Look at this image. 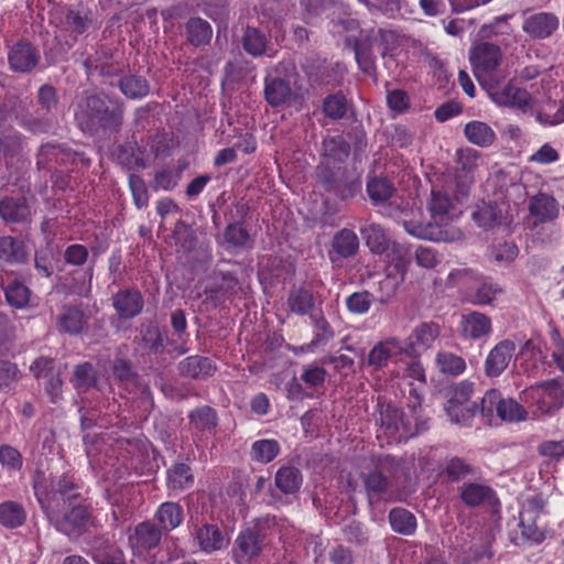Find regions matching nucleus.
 <instances>
[{"label":"nucleus","instance_id":"obj_1","mask_svg":"<svg viewBox=\"0 0 564 564\" xmlns=\"http://www.w3.org/2000/svg\"><path fill=\"white\" fill-rule=\"evenodd\" d=\"M32 488L41 510L58 532L67 536L77 535L89 523L91 513L73 474L53 477L36 470Z\"/></svg>","mask_w":564,"mask_h":564},{"label":"nucleus","instance_id":"obj_2","mask_svg":"<svg viewBox=\"0 0 564 564\" xmlns=\"http://www.w3.org/2000/svg\"><path fill=\"white\" fill-rule=\"evenodd\" d=\"M84 445L89 463L104 469L105 477L113 481L151 470L150 443L144 436L113 438L108 434H87Z\"/></svg>","mask_w":564,"mask_h":564},{"label":"nucleus","instance_id":"obj_3","mask_svg":"<svg viewBox=\"0 0 564 564\" xmlns=\"http://www.w3.org/2000/svg\"><path fill=\"white\" fill-rule=\"evenodd\" d=\"M50 23L59 31V35L55 36L58 48L45 52L51 63L64 59L79 40L87 39L100 28L97 13L83 2L56 8L51 12Z\"/></svg>","mask_w":564,"mask_h":564},{"label":"nucleus","instance_id":"obj_4","mask_svg":"<svg viewBox=\"0 0 564 564\" xmlns=\"http://www.w3.org/2000/svg\"><path fill=\"white\" fill-rule=\"evenodd\" d=\"M77 128L90 137L118 133L123 124V107L112 105L96 93H85L74 104Z\"/></svg>","mask_w":564,"mask_h":564},{"label":"nucleus","instance_id":"obj_5","mask_svg":"<svg viewBox=\"0 0 564 564\" xmlns=\"http://www.w3.org/2000/svg\"><path fill=\"white\" fill-rule=\"evenodd\" d=\"M403 467V459L392 455H379L373 459V467L360 474L370 507L395 500L394 489Z\"/></svg>","mask_w":564,"mask_h":564},{"label":"nucleus","instance_id":"obj_6","mask_svg":"<svg viewBox=\"0 0 564 564\" xmlns=\"http://www.w3.org/2000/svg\"><path fill=\"white\" fill-rule=\"evenodd\" d=\"M429 212L434 223H421L416 220H404V230L416 238L438 241L442 239L441 225L458 217L460 212L457 208L456 198L452 197L445 189H435L431 192Z\"/></svg>","mask_w":564,"mask_h":564},{"label":"nucleus","instance_id":"obj_7","mask_svg":"<svg viewBox=\"0 0 564 564\" xmlns=\"http://www.w3.org/2000/svg\"><path fill=\"white\" fill-rule=\"evenodd\" d=\"M475 391L474 382L462 380L451 384L445 391V411L453 423L470 426L478 413V403L471 401Z\"/></svg>","mask_w":564,"mask_h":564},{"label":"nucleus","instance_id":"obj_8","mask_svg":"<svg viewBox=\"0 0 564 564\" xmlns=\"http://www.w3.org/2000/svg\"><path fill=\"white\" fill-rule=\"evenodd\" d=\"M162 532L149 520L138 523L128 536L133 555L143 558L148 564H164L165 554L159 550Z\"/></svg>","mask_w":564,"mask_h":564},{"label":"nucleus","instance_id":"obj_9","mask_svg":"<svg viewBox=\"0 0 564 564\" xmlns=\"http://www.w3.org/2000/svg\"><path fill=\"white\" fill-rule=\"evenodd\" d=\"M373 415L379 427L378 437L383 435L388 443L406 442L417 433L411 423L404 420V413L391 403L379 402Z\"/></svg>","mask_w":564,"mask_h":564},{"label":"nucleus","instance_id":"obj_10","mask_svg":"<svg viewBox=\"0 0 564 564\" xmlns=\"http://www.w3.org/2000/svg\"><path fill=\"white\" fill-rule=\"evenodd\" d=\"M317 182L339 199L354 198L361 191V180L345 166L319 165Z\"/></svg>","mask_w":564,"mask_h":564},{"label":"nucleus","instance_id":"obj_11","mask_svg":"<svg viewBox=\"0 0 564 564\" xmlns=\"http://www.w3.org/2000/svg\"><path fill=\"white\" fill-rule=\"evenodd\" d=\"M486 90L490 99L498 106L509 107L527 113L532 111L534 100L531 94L511 82L503 86L488 84Z\"/></svg>","mask_w":564,"mask_h":564},{"label":"nucleus","instance_id":"obj_12","mask_svg":"<svg viewBox=\"0 0 564 564\" xmlns=\"http://www.w3.org/2000/svg\"><path fill=\"white\" fill-rule=\"evenodd\" d=\"M469 61L475 76L481 83L482 78L497 69L502 61L499 45L490 42H479L469 52Z\"/></svg>","mask_w":564,"mask_h":564},{"label":"nucleus","instance_id":"obj_13","mask_svg":"<svg viewBox=\"0 0 564 564\" xmlns=\"http://www.w3.org/2000/svg\"><path fill=\"white\" fill-rule=\"evenodd\" d=\"M84 67L87 76L98 75L108 80L109 85H113L110 79L115 77L121 78L124 73L126 65L124 63L113 58L110 48L101 46L95 54L85 59Z\"/></svg>","mask_w":564,"mask_h":564},{"label":"nucleus","instance_id":"obj_14","mask_svg":"<svg viewBox=\"0 0 564 564\" xmlns=\"http://www.w3.org/2000/svg\"><path fill=\"white\" fill-rule=\"evenodd\" d=\"M265 539L254 529L239 532L232 547V558L236 564H253L259 558Z\"/></svg>","mask_w":564,"mask_h":564},{"label":"nucleus","instance_id":"obj_15","mask_svg":"<svg viewBox=\"0 0 564 564\" xmlns=\"http://www.w3.org/2000/svg\"><path fill=\"white\" fill-rule=\"evenodd\" d=\"M560 28L558 17L549 11H538L524 17L522 31L532 40L543 41L553 36Z\"/></svg>","mask_w":564,"mask_h":564},{"label":"nucleus","instance_id":"obj_16","mask_svg":"<svg viewBox=\"0 0 564 564\" xmlns=\"http://www.w3.org/2000/svg\"><path fill=\"white\" fill-rule=\"evenodd\" d=\"M36 46L26 40H19L8 51V63L12 72L31 73L40 63Z\"/></svg>","mask_w":564,"mask_h":564},{"label":"nucleus","instance_id":"obj_17","mask_svg":"<svg viewBox=\"0 0 564 564\" xmlns=\"http://www.w3.org/2000/svg\"><path fill=\"white\" fill-rule=\"evenodd\" d=\"M441 327L435 322H422L416 325L403 346L404 352L409 356H419L422 351L430 349L438 338Z\"/></svg>","mask_w":564,"mask_h":564},{"label":"nucleus","instance_id":"obj_18","mask_svg":"<svg viewBox=\"0 0 564 564\" xmlns=\"http://www.w3.org/2000/svg\"><path fill=\"white\" fill-rule=\"evenodd\" d=\"M404 352L401 341L397 338H388L377 343L368 352L364 365L371 368V372L384 369L390 361Z\"/></svg>","mask_w":564,"mask_h":564},{"label":"nucleus","instance_id":"obj_19","mask_svg":"<svg viewBox=\"0 0 564 564\" xmlns=\"http://www.w3.org/2000/svg\"><path fill=\"white\" fill-rule=\"evenodd\" d=\"M112 307L122 321H130L139 316L144 307L142 293L135 288H126L116 292L112 297Z\"/></svg>","mask_w":564,"mask_h":564},{"label":"nucleus","instance_id":"obj_20","mask_svg":"<svg viewBox=\"0 0 564 564\" xmlns=\"http://www.w3.org/2000/svg\"><path fill=\"white\" fill-rule=\"evenodd\" d=\"M516 343L511 339H503L497 343L488 352L484 371L488 378H498L508 368L516 352Z\"/></svg>","mask_w":564,"mask_h":564},{"label":"nucleus","instance_id":"obj_21","mask_svg":"<svg viewBox=\"0 0 564 564\" xmlns=\"http://www.w3.org/2000/svg\"><path fill=\"white\" fill-rule=\"evenodd\" d=\"M191 534L199 550L206 554L219 551L228 543L221 529L215 523L193 524Z\"/></svg>","mask_w":564,"mask_h":564},{"label":"nucleus","instance_id":"obj_22","mask_svg":"<svg viewBox=\"0 0 564 564\" xmlns=\"http://www.w3.org/2000/svg\"><path fill=\"white\" fill-rule=\"evenodd\" d=\"M459 332L464 339H481L492 333L491 318L477 311L463 314L459 322Z\"/></svg>","mask_w":564,"mask_h":564},{"label":"nucleus","instance_id":"obj_23","mask_svg":"<svg viewBox=\"0 0 564 564\" xmlns=\"http://www.w3.org/2000/svg\"><path fill=\"white\" fill-rule=\"evenodd\" d=\"M0 218L7 224H26L31 208L24 196H4L0 199Z\"/></svg>","mask_w":564,"mask_h":564},{"label":"nucleus","instance_id":"obj_24","mask_svg":"<svg viewBox=\"0 0 564 564\" xmlns=\"http://www.w3.org/2000/svg\"><path fill=\"white\" fill-rule=\"evenodd\" d=\"M359 250V238L357 234L348 228L338 230L332 238L329 259L335 262L339 259H348L357 254Z\"/></svg>","mask_w":564,"mask_h":564},{"label":"nucleus","instance_id":"obj_25","mask_svg":"<svg viewBox=\"0 0 564 564\" xmlns=\"http://www.w3.org/2000/svg\"><path fill=\"white\" fill-rule=\"evenodd\" d=\"M195 481L191 465L186 462H174L166 470V489L169 495H178L191 487Z\"/></svg>","mask_w":564,"mask_h":564},{"label":"nucleus","instance_id":"obj_26","mask_svg":"<svg viewBox=\"0 0 564 564\" xmlns=\"http://www.w3.org/2000/svg\"><path fill=\"white\" fill-rule=\"evenodd\" d=\"M117 162L128 170L144 169L148 158L145 148L138 144L135 140H127L119 144L115 151Z\"/></svg>","mask_w":564,"mask_h":564},{"label":"nucleus","instance_id":"obj_27","mask_svg":"<svg viewBox=\"0 0 564 564\" xmlns=\"http://www.w3.org/2000/svg\"><path fill=\"white\" fill-rule=\"evenodd\" d=\"M263 94L265 101L271 107H280L291 100L292 88L289 80L279 76L268 75L264 77Z\"/></svg>","mask_w":564,"mask_h":564},{"label":"nucleus","instance_id":"obj_28","mask_svg":"<svg viewBox=\"0 0 564 564\" xmlns=\"http://www.w3.org/2000/svg\"><path fill=\"white\" fill-rule=\"evenodd\" d=\"M87 323L84 310L78 305H65L57 316L56 326L59 333L78 335Z\"/></svg>","mask_w":564,"mask_h":564},{"label":"nucleus","instance_id":"obj_29","mask_svg":"<svg viewBox=\"0 0 564 564\" xmlns=\"http://www.w3.org/2000/svg\"><path fill=\"white\" fill-rule=\"evenodd\" d=\"M178 370L181 376L197 380L212 377L216 372L217 367L210 358L193 355L178 364Z\"/></svg>","mask_w":564,"mask_h":564},{"label":"nucleus","instance_id":"obj_30","mask_svg":"<svg viewBox=\"0 0 564 564\" xmlns=\"http://www.w3.org/2000/svg\"><path fill=\"white\" fill-rule=\"evenodd\" d=\"M529 212L536 221L541 224L550 223L558 216V203L553 196L540 192L530 198Z\"/></svg>","mask_w":564,"mask_h":564},{"label":"nucleus","instance_id":"obj_31","mask_svg":"<svg viewBox=\"0 0 564 564\" xmlns=\"http://www.w3.org/2000/svg\"><path fill=\"white\" fill-rule=\"evenodd\" d=\"M360 235L373 254H383L394 242L391 241L386 229L377 223H368L360 227Z\"/></svg>","mask_w":564,"mask_h":564},{"label":"nucleus","instance_id":"obj_32","mask_svg":"<svg viewBox=\"0 0 564 564\" xmlns=\"http://www.w3.org/2000/svg\"><path fill=\"white\" fill-rule=\"evenodd\" d=\"M155 524L165 532L178 528L184 521V510L178 502H162L154 513Z\"/></svg>","mask_w":564,"mask_h":564},{"label":"nucleus","instance_id":"obj_33","mask_svg":"<svg viewBox=\"0 0 564 564\" xmlns=\"http://www.w3.org/2000/svg\"><path fill=\"white\" fill-rule=\"evenodd\" d=\"M303 485L302 471L291 465H283L278 468L274 475L275 488L285 496L296 495Z\"/></svg>","mask_w":564,"mask_h":564},{"label":"nucleus","instance_id":"obj_34","mask_svg":"<svg viewBox=\"0 0 564 564\" xmlns=\"http://www.w3.org/2000/svg\"><path fill=\"white\" fill-rule=\"evenodd\" d=\"M286 305L291 313L311 317L315 308L314 294L304 285L294 286L288 293Z\"/></svg>","mask_w":564,"mask_h":564},{"label":"nucleus","instance_id":"obj_35","mask_svg":"<svg viewBox=\"0 0 564 564\" xmlns=\"http://www.w3.org/2000/svg\"><path fill=\"white\" fill-rule=\"evenodd\" d=\"M383 254H386L384 272L401 275L405 279L408 268L411 263L409 248L404 245L393 242Z\"/></svg>","mask_w":564,"mask_h":564},{"label":"nucleus","instance_id":"obj_36","mask_svg":"<svg viewBox=\"0 0 564 564\" xmlns=\"http://www.w3.org/2000/svg\"><path fill=\"white\" fill-rule=\"evenodd\" d=\"M313 323V338L310 343L300 347L302 352H313L316 348L326 346L333 339L335 333L322 312L311 315Z\"/></svg>","mask_w":564,"mask_h":564},{"label":"nucleus","instance_id":"obj_37","mask_svg":"<svg viewBox=\"0 0 564 564\" xmlns=\"http://www.w3.org/2000/svg\"><path fill=\"white\" fill-rule=\"evenodd\" d=\"M8 104L10 109V119L13 118L22 128L33 133L43 131L41 120L33 118L29 113V106L31 102L18 97H11L8 99Z\"/></svg>","mask_w":564,"mask_h":564},{"label":"nucleus","instance_id":"obj_38","mask_svg":"<svg viewBox=\"0 0 564 564\" xmlns=\"http://www.w3.org/2000/svg\"><path fill=\"white\" fill-rule=\"evenodd\" d=\"M459 498L469 508L479 507L491 499L495 491L491 487L479 482H464L459 488Z\"/></svg>","mask_w":564,"mask_h":564},{"label":"nucleus","instance_id":"obj_39","mask_svg":"<svg viewBox=\"0 0 564 564\" xmlns=\"http://www.w3.org/2000/svg\"><path fill=\"white\" fill-rule=\"evenodd\" d=\"M391 530L404 536H411L417 529V520L413 512L402 507H394L388 514Z\"/></svg>","mask_w":564,"mask_h":564},{"label":"nucleus","instance_id":"obj_40","mask_svg":"<svg viewBox=\"0 0 564 564\" xmlns=\"http://www.w3.org/2000/svg\"><path fill=\"white\" fill-rule=\"evenodd\" d=\"M185 34L191 45L199 47L209 44L213 28L208 21L199 17H193L185 23Z\"/></svg>","mask_w":564,"mask_h":564},{"label":"nucleus","instance_id":"obj_41","mask_svg":"<svg viewBox=\"0 0 564 564\" xmlns=\"http://www.w3.org/2000/svg\"><path fill=\"white\" fill-rule=\"evenodd\" d=\"M24 506L15 500H6L0 503V525L8 530L21 528L26 522Z\"/></svg>","mask_w":564,"mask_h":564},{"label":"nucleus","instance_id":"obj_42","mask_svg":"<svg viewBox=\"0 0 564 564\" xmlns=\"http://www.w3.org/2000/svg\"><path fill=\"white\" fill-rule=\"evenodd\" d=\"M245 52L252 57H261L267 54L269 35L254 26H247L241 39Z\"/></svg>","mask_w":564,"mask_h":564},{"label":"nucleus","instance_id":"obj_43","mask_svg":"<svg viewBox=\"0 0 564 564\" xmlns=\"http://www.w3.org/2000/svg\"><path fill=\"white\" fill-rule=\"evenodd\" d=\"M281 453V445L274 438H261L251 444L249 457L258 464H269L273 462Z\"/></svg>","mask_w":564,"mask_h":564},{"label":"nucleus","instance_id":"obj_44","mask_svg":"<svg viewBox=\"0 0 564 564\" xmlns=\"http://www.w3.org/2000/svg\"><path fill=\"white\" fill-rule=\"evenodd\" d=\"M464 134L466 139L480 148H488L496 140V132L486 122L473 120L465 124Z\"/></svg>","mask_w":564,"mask_h":564},{"label":"nucleus","instance_id":"obj_45","mask_svg":"<svg viewBox=\"0 0 564 564\" xmlns=\"http://www.w3.org/2000/svg\"><path fill=\"white\" fill-rule=\"evenodd\" d=\"M191 426L198 432L213 433L218 425V414L209 405H200L188 413Z\"/></svg>","mask_w":564,"mask_h":564},{"label":"nucleus","instance_id":"obj_46","mask_svg":"<svg viewBox=\"0 0 564 564\" xmlns=\"http://www.w3.org/2000/svg\"><path fill=\"white\" fill-rule=\"evenodd\" d=\"M475 473V468L466 459L453 456L447 458L441 467L440 475L449 482H459Z\"/></svg>","mask_w":564,"mask_h":564},{"label":"nucleus","instance_id":"obj_47","mask_svg":"<svg viewBox=\"0 0 564 564\" xmlns=\"http://www.w3.org/2000/svg\"><path fill=\"white\" fill-rule=\"evenodd\" d=\"M0 259L8 263H23L26 260L24 243L12 236L0 237Z\"/></svg>","mask_w":564,"mask_h":564},{"label":"nucleus","instance_id":"obj_48","mask_svg":"<svg viewBox=\"0 0 564 564\" xmlns=\"http://www.w3.org/2000/svg\"><path fill=\"white\" fill-rule=\"evenodd\" d=\"M118 87L129 99H142L150 93L149 82L138 75L122 76L118 82Z\"/></svg>","mask_w":564,"mask_h":564},{"label":"nucleus","instance_id":"obj_49","mask_svg":"<svg viewBox=\"0 0 564 564\" xmlns=\"http://www.w3.org/2000/svg\"><path fill=\"white\" fill-rule=\"evenodd\" d=\"M223 236L225 242L235 249L251 248V236L243 221L228 224Z\"/></svg>","mask_w":564,"mask_h":564},{"label":"nucleus","instance_id":"obj_50","mask_svg":"<svg viewBox=\"0 0 564 564\" xmlns=\"http://www.w3.org/2000/svg\"><path fill=\"white\" fill-rule=\"evenodd\" d=\"M322 145L323 155L335 162H345L350 154V144L341 134L324 138Z\"/></svg>","mask_w":564,"mask_h":564},{"label":"nucleus","instance_id":"obj_51","mask_svg":"<svg viewBox=\"0 0 564 564\" xmlns=\"http://www.w3.org/2000/svg\"><path fill=\"white\" fill-rule=\"evenodd\" d=\"M2 289L4 292L6 301L10 306L18 310L28 306L31 291L23 282L13 280L6 285L2 284Z\"/></svg>","mask_w":564,"mask_h":564},{"label":"nucleus","instance_id":"obj_52","mask_svg":"<svg viewBox=\"0 0 564 564\" xmlns=\"http://www.w3.org/2000/svg\"><path fill=\"white\" fill-rule=\"evenodd\" d=\"M142 345L150 354H162L167 344V336L158 325H149L141 332Z\"/></svg>","mask_w":564,"mask_h":564},{"label":"nucleus","instance_id":"obj_53","mask_svg":"<svg viewBox=\"0 0 564 564\" xmlns=\"http://www.w3.org/2000/svg\"><path fill=\"white\" fill-rule=\"evenodd\" d=\"M435 362L440 372L447 376L457 377L466 370L465 359L451 351L437 352Z\"/></svg>","mask_w":564,"mask_h":564},{"label":"nucleus","instance_id":"obj_54","mask_svg":"<svg viewBox=\"0 0 564 564\" xmlns=\"http://www.w3.org/2000/svg\"><path fill=\"white\" fill-rule=\"evenodd\" d=\"M348 109L347 98L343 93L327 95L322 102L323 113L333 121L343 119Z\"/></svg>","mask_w":564,"mask_h":564},{"label":"nucleus","instance_id":"obj_55","mask_svg":"<svg viewBox=\"0 0 564 564\" xmlns=\"http://www.w3.org/2000/svg\"><path fill=\"white\" fill-rule=\"evenodd\" d=\"M531 394L536 399L538 406L543 412H551L561 406L560 391L554 387H536L531 390Z\"/></svg>","mask_w":564,"mask_h":564},{"label":"nucleus","instance_id":"obj_56","mask_svg":"<svg viewBox=\"0 0 564 564\" xmlns=\"http://www.w3.org/2000/svg\"><path fill=\"white\" fill-rule=\"evenodd\" d=\"M375 300L371 292L367 290L357 291L345 299V306L352 315H365L370 311Z\"/></svg>","mask_w":564,"mask_h":564},{"label":"nucleus","instance_id":"obj_57","mask_svg":"<svg viewBox=\"0 0 564 564\" xmlns=\"http://www.w3.org/2000/svg\"><path fill=\"white\" fill-rule=\"evenodd\" d=\"M501 400V392L497 389H489L481 398L478 413L487 423L491 424L492 420L498 417V406H500Z\"/></svg>","mask_w":564,"mask_h":564},{"label":"nucleus","instance_id":"obj_58","mask_svg":"<svg viewBox=\"0 0 564 564\" xmlns=\"http://www.w3.org/2000/svg\"><path fill=\"white\" fill-rule=\"evenodd\" d=\"M183 169L174 170L172 167H163L155 172L153 181H152V188L154 191H173L182 175Z\"/></svg>","mask_w":564,"mask_h":564},{"label":"nucleus","instance_id":"obj_59","mask_svg":"<svg viewBox=\"0 0 564 564\" xmlns=\"http://www.w3.org/2000/svg\"><path fill=\"white\" fill-rule=\"evenodd\" d=\"M72 382L77 390H88L96 386L97 373L95 368L89 362H83L75 367Z\"/></svg>","mask_w":564,"mask_h":564},{"label":"nucleus","instance_id":"obj_60","mask_svg":"<svg viewBox=\"0 0 564 564\" xmlns=\"http://www.w3.org/2000/svg\"><path fill=\"white\" fill-rule=\"evenodd\" d=\"M528 417L527 410L511 398H502L498 406V419L506 422H522Z\"/></svg>","mask_w":564,"mask_h":564},{"label":"nucleus","instance_id":"obj_61","mask_svg":"<svg viewBox=\"0 0 564 564\" xmlns=\"http://www.w3.org/2000/svg\"><path fill=\"white\" fill-rule=\"evenodd\" d=\"M58 143L47 142L42 144L36 154L39 170L52 172L58 169Z\"/></svg>","mask_w":564,"mask_h":564},{"label":"nucleus","instance_id":"obj_62","mask_svg":"<svg viewBox=\"0 0 564 564\" xmlns=\"http://www.w3.org/2000/svg\"><path fill=\"white\" fill-rule=\"evenodd\" d=\"M355 59L359 69L365 74H371L375 69V57L368 42L354 40Z\"/></svg>","mask_w":564,"mask_h":564},{"label":"nucleus","instance_id":"obj_63","mask_svg":"<svg viewBox=\"0 0 564 564\" xmlns=\"http://www.w3.org/2000/svg\"><path fill=\"white\" fill-rule=\"evenodd\" d=\"M393 192L394 187L387 178L375 177L367 183V193L375 204L387 202Z\"/></svg>","mask_w":564,"mask_h":564},{"label":"nucleus","instance_id":"obj_64","mask_svg":"<svg viewBox=\"0 0 564 564\" xmlns=\"http://www.w3.org/2000/svg\"><path fill=\"white\" fill-rule=\"evenodd\" d=\"M148 145L155 159L167 158L174 147L173 138L164 131H158L149 138Z\"/></svg>","mask_w":564,"mask_h":564}]
</instances>
